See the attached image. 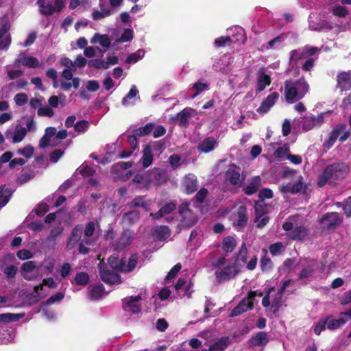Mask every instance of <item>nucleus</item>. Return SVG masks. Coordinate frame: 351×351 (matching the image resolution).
Wrapping results in <instances>:
<instances>
[{
    "instance_id": "29",
    "label": "nucleus",
    "mask_w": 351,
    "mask_h": 351,
    "mask_svg": "<svg viewBox=\"0 0 351 351\" xmlns=\"http://www.w3.org/2000/svg\"><path fill=\"white\" fill-rule=\"evenodd\" d=\"M278 93L274 92L269 95L267 98L262 102L261 106L257 109L259 113H266L274 105L276 101L278 98Z\"/></svg>"
},
{
    "instance_id": "47",
    "label": "nucleus",
    "mask_w": 351,
    "mask_h": 351,
    "mask_svg": "<svg viewBox=\"0 0 351 351\" xmlns=\"http://www.w3.org/2000/svg\"><path fill=\"white\" fill-rule=\"evenodd\" d=\"M12 193L5 186H0V208L3 207L9 201Z\"/></svg>"
},
{
    "instance_id": "60",
    "label": "nucleus",
    "mask_w": 351,
    "mask_h": 351,
    "mask_svg": "<svg viewBox=\"0 0 351 351\" xmlns=\"http://www.w3.org/2000/svg\"><path fill=\"white\" fill-rule=\"evenodd\" d=\"M134 34L131 29H125L121 37L116 40L118 43H125L131 40L133 38Z\"/></svg>"
},
{
    "instance_id": "45",
    "label": "nucleus",
    "mask_w": 351,
    "mask_h": 351,
    "mask_svg": "<svg viewBox=\"0 0 351 351\" xmlns=\"http://www.w3.org/2000/svg\"><path fill=\"white\" fill-rule=\"evenodd\" d=\"M43 285L47 286L49 288H56L57 287L56 282L51 278L45 279L43 284L34 287V293L36 295L40 296V291L43 289Z\"/></svg>"
},
{
    "instance_id": "11",
    "label": "nucleus",
    "mask_w": 351,
    "mask_h": 351,
    "mask_svg": "<svg viewBox=\"0 0 351 351\" xmlns=\"http://www.w3.org/2000/svg\"><path fill=\"white\" fill-rule=\"evenodd\" d=\"M255 219L254 223L259 228L265 227L269 222V217L267 215L268 208L265 202H257L254 205Z\"/></svg>"
},
{
    "instance_id": "51",
    "label": "nucleus",
    "mask_w": 351,
    "mask_h": 351,
    "mask_svg": "<svg viewBox=\"0 0 351 351\" xmlns=\"http://www.w3.org/2000/svg\"><path fill=\"white\" fill-rule=\"evenodd\" d=\"M23 316V314L2 313L0 314V322L8 323L18 321Z\"/></svg>"
},
{
    "instance_id": "14",
    "label": "nucleus",
    "mask_w": 351,
    "mask_h": 351,
    "mask_svg": "<svg viewBox=\"0 0 351 351\" xmlns=\"http://www.w3.org/2000/svg\"><path fill=\"white\" fill-rule=\"evenodd\" d=\"M176 208V206L173 202L166 204L157 213H150V217L154 219L164 218L166 221L169 222L173 219V213Z\"/></svg>"
},
{
    "instance_id": "10",
    "label": "nucleus",
    "mask_w": 351,
    "mask_h": 351,
    "mask_svg": "<svg viewBox=\"0 0 351 351\" xmlns=\"http://www.w3.org/2000/svg\"><path fill=\"white\" fill-rule=\"evenodd\" d=\"M258 296L261 297L262 293H258L256 291H251L250 292L248 296L245 298H243L241 302L236 306L231 313V316H237L241 314L243 312H245L246 311L252 308L254 301H255V297Z\"/></svg>"
},
{
    "instance_id": "19",
    "label": "nucleus",
    "mask_w": 351,
    "mask_h": 351,
    "mask_svg": "<svg viewBox=\"0 0 351 351\" xmlns=\"http://www.w3.org/2000/svg\"><path fill=\"white\" fill-rule=\"evenodd\" d=\"M326 114V112H324L317 117L313 115L305 117L302 123L303 130L304 131H308L316 126L320 125L324 122Z\"/></svg>"
},
{
    "instance_id": "34",
    "label": "nucleus",
    "mask_w": 351,
    "mask_h": 351,
    "mask_svg": "<svg viewBox=\"0 0 351 351\" xmlns=\"http://www.w3.org/2000/svg\"><path fill=\"white\" fill-rule=\"evenodd\" d=\"M91 44L99 43L104 49H107L111 44V40L108 35L96 33L90 39Z\"/></svg>"
},
{
    "instance_id": "62",
    "label": "nucleus",
    "mask_w": 351,
    "mask_h": 351,
    "mask_svg": "<svg viewBox=\"0 0 351 351\" xmlns=\"http://www.w3.org/2000/svg\"><path fill=\"white\" fill-rule=\"evenodd\" d=\"M17 153L25 158H31L34 153V149L32 145H27L23 148L19 149L17 150Z\"/></svg>"
},
{
    "instance_id": "48",
    "label": "nucleus",
    "mask_w": 351,
    "mask_h": 351,
    "mask_svg": "<svg viewBox=\"0 0 351 351\" xmlns=\"http://www.w3.org/2000/svg\"><path fill=\"white\" fill-rule=\"evenodd\" d=\"M237 242L234 238L227 237L223 239L222 242V248L226 252H231L234 250Z\"/></svg>"
},
{
    "instance_id": "1",
    "label": "nucleus",
    "mask_w": 351,
    "mask_h": 351,
    "mask_svg": "<svg viewBox=\"0 0 351 351\" xmlns=\"http://www.w3.org/2000/svg\"><path fill=\"white\" fill-rule=\"evenodd\" d=\"M282 228L289 232L288 236L293 240L304 241L308 235V230L300 216L289 217L283 223Z\"/></svg>"
},
{
    "instance_id": "27",
    "label": "nucleus",
    "mask_w": 351,
    "mask_h": 351,
    "mask_svg": "<svg viewBox=\"0 0 351 351\" xmlns=\"http://www.w3.org/2000/svg\"><path fill=\"white\" fill-rule=\"evenodd\" d=\"M18 65H23L29 68H36L39 65V61L37 58L26 55L25 53L19 54L16 60Z\"/></svg>"
},
{
    "instance_id": "15",
    "label": "nucleus",
    "mask_w": 351,
    "mask_h": 351,
    "mask_svg": "<svg viewBox=\"0 0 351 351\" xmlns=\"http://www.w3.org/2000/svg\"><path fill=\"white\" fill-rule=\"evenodd\" d=\"M141 300L142 297L140 295L125 298L123 302L124 310L131 313H138L141 310Z\"/></svg>"
},
{
    "instance_id": "41",
    "label": "nucleus",
    "mask_w": 351,
    "mask_h": 351,
    "mask_svg": "<svg viewBox=\"0 0 351 351\" xmlns=\"http://www.w3.org/2000/svg\"><path fill=\"white\" fill-rule=\"evenodd\" d=\"M346 130L345 125H338L331 133L328 141L326 143L328 148L333 145L337 138L340 136L341 133Z\"/></svg>"
},
{
    "instance_id": "63",
    "label": "nucleus",
    "mask_w": 351,
    "mask_h": 351,
    "mask_svg": "<svg viewBox=\"0 0 351 351\" xmlns=\"http://www.w3.org/2000/svg\"><path fill=\"white\" fill-rule=\"evenodd\" d=\"M89 280L88 275L85 272H79L76 274L75 281L77 285H85Z\"/></svg>"
},
{
    "instance_id": "56",
    "label": "nucleus",
    "mask_w": 351,
    "mask_h": 351,
    "mask_svg": "<svg viewBox=\"0 0 351 351\" xmlns=\"http://www.w3.org/2000/svg\"><path fill=\"white\" fill-rule=\"evenodd\" d=\"M145 51L143 49H138L136 52L128 56L126 62L129 64L136 63L143 58Z\"/></svg>"
},
{
    "instance_id": "3",
    "label": "nucleus",
    "mask_w": 351,
    "mask_h": 351,
    "mask_svg": "<svg viewBox=\"0 0 351 351\" xmlns=\"http://www.w3.org/2000/svg\"><path fill=\"white\" fill-rule=\"evenodd\" d=\"M346 170V167L343 164H333L328 166L318 177V186L322 187L332 179L337 180L343 178Z\"/></svg>"
},
{
    "instance_id": "7",
    "label": "nucleus",
    "mask_w": 351,
    "mask_h": 351,
    "mask_svg": "<svg viewBox=\"0 0 351 351\" xmlns=\"http://www.w3.org/2000/svg\"><path fill=\"white\" fill-rule=\"evenodd\" d=\"M258 258L256 256H252L250 257L249 261H247V249L245 244L243 243L241 246L239 251L237 254L236 263H234L237 267L239 265H246V268L248 270H254L257 265Z\"/></svg>"
},
{
    "instance_id": "50",
    "label": "nucleus",
    "mask_w": 351,
    "mask_h": 351,
    "mask_svg": "<svg viewBox=\"0 0 351 351\" xmlns=\"http://www.w3.org/2000/svg\"><path fill=\"white\" fill-rule=\"evenodd\" d=\"M327 328L330 330H335L339 328L341 326L343 325L346 320L343 318L339 319H332V318H327L326 319Z\"/></svg>"
},
{
    "instance_id": "26",
    "label": "nucleus",
    "mask_w": 351,
    "mask_h": 351,
    "mask_svg": "<svg viewBox=\"0 0 351 351\" xmlns=\"http://www.w3.org/2000/svg\"><path fill=\"white\" fill-rule=\"evenodd\" d=\"M232 343L229 337H222L211 344L208 349H204L202 351H225Z\"/></svg>"
},
{
    "instance_id": "25",
    "label": "nucleus",
    "mask_w": 351,
    "mask_h": 351,
    "mask_svg": "<svg viewBox=\"0 0 351 351\" xmlns=\"http://www.w3.org/2000/svg\"><path fill=\"white\" fill-rule=\"evenodd\" d=\"M138 256L137 254H132L128 258H123L121 260V271L128 273L132 271L138 264Z\"/></svg>"
},
{
    "instance_id": "18",
    "label": "nucleus",
    "mask_w": 351,
    "mask_h": 351,
    "mask_svg": "<svg viewBox=\"0 0 351 351\" xmlns=\"http://www.w3.org/2000/svg\"><path fill=\"white\" fill-rule=\"evenodd\" d=\"M341 222V219L337 213L326 214L321 219V223L324 228L335 229Z\"/></svg>"
},
{
    "instance_id": "57",
    "label": "nucleus",
    "mask_w": 351,
    "mask_h": 351,
    "mask_svg": "<svg viewBox=\"0 0 351 351\" xmlns=\"http://www.w3.org/2000/svg\"><path fill=\"white\" fill-rule=\"evenodd\" d=\"M284 41V37L282 36H279L274 39L271 40L267 45L265 47L266 49H278L282 46V43Z\"/></svg>"
},
{
    "instance_id": "39",
    "label": "nucleus",
    "mask_w": 351,
    "mask_h": 351,
    "mask_svg": "<svg viewBox=\"0 0 351 351\" xmlns=\"http://www.w3.org/2000/svg\"><path fill=\"white\" fill-rule=\"evenodd\" d=\"M268 340L267 333L264 332H259L251 338L250 343V346H265L268 342Z\"/></svg>"
},
{
    "instance_id": "35",
    "label": "nucleus",
    "mask_w": 351,
    "mask_h": 351,
    "mask_svg": "<svg viewBox=\"0 0 351 351\" xmlns=\"http://www.w3.org/2000/svg\"><path fill=\"white\" fill-rule=\"evenodd\" d=\"M270 83L269 75L266 74L263 69L260 70L257 77V90L259 92L263 90Z\"/></svg>"
},
{
    "instance_id": "5",
    "label": "nucleus",
    "mask_w": 351,
    "mask_h": 351,
    "mask_svg": "<svg viewBox=\"0 0 351 351\" xmlns=\"http://www.w3.org/2000/svg\"><path fill=\"white\" fill-rule=\"evenodd\" d=\"M280 191L283 195L295 194L303 189L304 193H307L311 189L308 184H303V178L301 175H294L292 182L289 183H282L280 187Z\"/></svg>"
},
{
    "instance_id": "9",
    "label": "nucleus",
    "mask_w": 351,
    "mask_h": 351,
    "mask_svg": "<svg viewBox=\"0 0 351 351\" xmlns=\"http://www.w3.org/2000/svg\"><path fill=\"white\" fill-rule=\"evenodd\" d=\"M40 12L46 15L60 12L64 5V0H38Z\"/></svg>"
},
{
    "instance_id": "4",
    "label": "nucleus",
    "mask_w": 351,
    "mask_h": 351,
    "mask_svg": "<svg viewBox=\"0 0 351 351\" xmlns=\"http://www.w3.org/2000/svg\"><path fill=\"white\" fill-rule=\"evenodd\" d=\"M215 265L218 267L215 271V275L219 281L230 279L234 277L239 271L235 264L226 265V258L224 257L219 258Z\"/></svg>"
},
{
    "instance_id": "54",
    "label": "nucleus",
    "mask_w": 351,
    "mask_h": 351,
    "mask_svg": "<svg viewBox=\"0 0 351 351\" xmlns=\"http://www.w3.org/2000/svg\"><path fill=\"white\" fill-rule=\"evenodd\" d=\"M79 172L84 176H90L95 171V168L92 165H89L88 162H84L79 168Z\"/></svg>"
},
{
    "instance_id": "64",
    "label": "nucleus",
    "mask_w": 351,
    "mask_h": 351,
    "mask_svg": "<svg viewBox=\"0 0 351 351\" xmlns=\"http://www.w3.org/2000/svg\"><path fill=\"white\" fill-rule=\"evenodd\" d=\"M338 206H342L344 213L347 217L351 215V196H350L344 202H337L336 204Z\"/></svg>"
},
{
    "instance_id": "44",
    "label": "nucleus",
    "mask_w": 351,
    "mask_h": 351,
    "mask_svg": "<svg viewBox=\"0 0 351 351\" xmlns=\"http://www.w3.org/2000/svg\"><path fill=\"white\" fill-rule=\"evenodd\" d=\"M151 204V200H145L143 197L141 196L134 198L131 202V206H140L143 208L145 210H150Z\"/></svg>"
},
{
    "instance_id": "20",
    "label": "nucleus",
    "mask_w": 351,
    "mask_h": 351,
    "mask_svg": "<svg viewBox=\"0 0 351 351\" xmlns=\"http://www.w3.org/2000/svg\"><path fill=\"white\" fill-rule=\"evenodd\" d=\"M103 264L101 262L99 264V274L102 280L108 284L115 285L121 282L120 276L114 271L103 269Z\"/></svg>"
},
{
    "instance_id": "42",
    "label": "nucleus",
    "mask_w": 351,
    "mask_h": 351,
    "mask_svg": "<svg viewBox=\"0 0 351 351\" xmlns=\"http://www.w3.org/2000/svg\"><path fill=\"white\" fill-rule=\"evenodd\" d=\"M143 166L145 168L152 165L153 161V154L149 146H146L143 149V155L141 159Z\"/></svg>"
},
{
    "instance_id": "6",
    "label": "nucleus",
    "mask_w": 351,
    "mask_h": 351,
    "mask_svg": "<svg viewBox=\"0 0 351 351\" xmlns=\"http://www.w3.org/2000/svg\"><path fill=\"white\" fill-rule=\"evenodd\" d=\"M21 276L27 280H34L42 277L41 267L32 261H26L21 267Z\"/></svg>"
},
{
    "instance_id": "58",
    "label": "nucleus",
    "mask_w": 351,
    "mask_h": 351,
    "mask_svg": "<svg viewBox=\"0 0 351 351\" xmlns=\"http://www.w3.org/2000/svg\"><path fill=\"white\" fill-rule=\"evenodd\" d=\"M90 67L95 69H106L108 68V64L106 63V61L101 59H94L91 60L88 62Z\"/></svg>"
},
{
    "instance_id": "32",
    "label": "nucleus",
    "mask_w": 351,
    "mask_h": 351,
    "mask_svg": "<svg viewBox=\"0 0 351 351\" xmlns=\"http://www.w3.org/2000/svg\"><path fill=\"white\" fill-rule=\"evenodd\" d=\"M147 174L150 184L159 185L165 180V174L160 169H154Z\"/></svg>"
},
{
    "instance_id": "8",
    "label": "nucleus",
    "mask_w": 351,
    "mask_h": 351,
    "mask_svg": "<svg viewBox=\"0 0 351 351\" xmlns=\"http://www.w3.org/2000/svg\"><path fill=\"white\" fill-rule=\"evenodd\" d=\"M230 30L235 32L236 35L232 36H221L216 38L215 44L217 47H223L231 43H244L245 38L244 36V29L242 27L236 26L231 28Z\"/></svg>"
},
{
    "instance_id": "2",
    "label": "nucleus",
    "mask_w": 351,
    "mask_h": 351,
    "mask_svg": "<svg viewBox=\"0 0 351 351\" xmlns=\"http://www.w3.org/2000/svg\"><path fill=\"white\" fill-rule=\"evenodd\" d=\"M308 84L304 79L291 80L285 82V96L288 103H294L304 97L308 91Z\"/></svg>"
},
{
    "instance_id": "16",
    "label": "nucleus",
    "mask_w": 351,
    "mask_h": 351,
    "mask_svg": "<svg viewBox=\"0 0 351 351\" xmlns=\"http://www.w3.org/2000/svg\"><path fill=\"white\" fill-rule=\"evenodd\" d=\"M226 180L232 184L239 186L244 180V177L241 174V169L234 165H230L226 172Z\"/></svg>"
},
{
    "instance_id": "53",
    "label": "nucleus",
    "mask_w": 351,
    "mask_h": 351,
    "mask_svg": "<svg viewBox=\"0 0 351 351\" xmlns=\"http://www.w3.org/2000/svg\"><path fill=\"white\" fill-rule=\"evenodd\" d=\"M303 49L293 50L291 52L290 62L293 64H296L297 62L301 59H306Z\"/></svg>"
},
{
    "instance_id": "46",
    "label": "nucleus",
    "mask_w": 351,
    "mask_h": 351,
    "mask_svg": "<svg viewBox=\"0 0 351 351\" xmlns=\"http://www.w3.org/2000/svg\"><path fill=\"white\" fill-rule=\"evenodd\" d=\"M103 293V286L101 285H96L90 289L88 296L91 300H97L102 296Z\"/></svg>"
},
{
    "instance_id": "24",
    "label": "nucleus",
    "mask_w": 351,
    "mask_h": 351,
    "mask_svg": "<svg viewBox=\"0 0 351 351\" xmlns=\"http://www.w3.org/2000/svg\"><path fill=\"white\" fill-rule=\"evenodd\" d=\"M191 283L186 279L180 278L174 286L175 290L180 297L187 295L190 297L192 293L191 290Z\"/></svg>"
},
{
    "instance_id": "59",
    "label": "nucleus",
    "mask_w": 351,
    "mask_h": 351,
    "mask_svg": "<svg viewBox=\"0 0 351 351\" xmlns=\"http://www.w3.org/2000/svg\"><path fill=\"white\" fill-rule=\"evenodd\" d=\"M315 14H311L309 16V27L312 30L320 31L325 28V24L324 23H317L313 21V19H315Z\"/></svg>"
},
{
    "instance_id": "61",
    "label": "nucleus",
    "mask_w": 351,
    "mask_h": 351,
    "mask_svg": "<svg viewBox=\"0 0 351 351\" xmlns=\"http://www.w3.org/2000/svg\"><path fill=\"white\" fill-rule=\"evenodd\" d=\"M285 250V245L281 242H277L271 244L269 247V250L273 256L280 254Z\"/></svg>"
},
{
    "instance_id": "28",
    "label": "nucleus",
    "mask_w": 351,
    "mask_h": 351,
    "mask_svg": "<svg viewBox=\"0 0 351 351\" xmlns=\"http://www.w3.org/2000/svg\"><path fill=\"white\" fill-rule=\"evenodd\" d=\"M218 145V141L214 137H207L202 141L197 146L201 152L208 153L215 149Z\"/></svg>"
},
{
    "instance_id": "40",
    "label": "nucleus",
    "mask_w": 351,
    "mask_h": 351,
    "mask_svg": "<svg viewBox=\"0 0 351 351\" xmlns=\"http://www.w3.org/2000/svg\"><path fill=\"white\" fill-rule=\"evenodd\" d=\"M261 185V178L256 177L245 187L244 191L247 195L255 193Z\"/></svg>"
},
{
    "instance_id": "30",
    "label": "nucleus",
    "mask_w": 351,
    "mask_h": 351,
    "mask_svg": "<svg viewBox=\"0 0 351 351\" xmlns=\"http://www.w3.org/2000/svg\"><path fill=\"white\" fill-rule=\"evenodd\" d=\"M337 88L341 91L351 88V73L342 72L337 75Z\"/></svg>"
},
{
    "instance_id": "12",
    "label": "nucleus",
    "mask_w": 351,
    "mask_h": 351,
    "mask_svg": "<svg viewBox=\"0 0 351 351\" xmlns=\"http://www.w3.org/2000/svg\"><path fill=\"white\" fill-rule=\"evenodd\" d=\"M275 291L274 288H270L267 293L262 300V304L265 307H268L270 304L273 311L276 312L278 310L279 306L282 302V293L280 291L274 295L273 292Z\"/></svg>"
},
{
    "instance_id": "55",
    "label": "nucleus",
    "mask_w": 351,
    "mask_h": 351,
    "mask_svg": "<svg viewBox=\"0 0 351 351\" xmlns=\"http://www.w3.org/2000/svg\"><path fill=\"white\" fill-rule=\"evenodd\" d=\"M154 128L152 123H147L143 127H141L134 130V134L138 136H143L150 134Z\"/></svg>"
},
{
    "instance_id": "38",
    "label": "nucleus",
    "mask_w": 351,
    "mask_h": 351,
    "mask_svg": "<svg viewBox=\"0 0 351 351\" xmlns=\"http://www.w3.org/2000/svg\"><path fill=\"white\" fill-rule=\"evenodd\" d=\"M136 136V135H129L128 136V141L129 145H130V149L128 151H122V152L119 155L120 158H124L130 156L133 152L137 148L138 143Z\"/></svg>"
},
{
    "instance_id": "37",
    "label": "nucleus",
    "mask_w": 351,
    "mask_h": 351,
    "mask_svg": "<svg viewBox=\"0 0 351 351\" xmlns=\"http://www.w3.org/2000/svg\"><path fill=\"white\" fill-rule=\"evenodd\" d=\"M184 185L188 193H192L197 190V178L193 174H188L184 180Z\"/></svg>"
},
{
    "instance_id": "33",
    "label": "nucleus",
    "mask_w": 351,
    "mask_h": 351,
    "mask_svg": "<svg viewBox=\"0 0 351 351\" xmlns=\"http://www.w3.org/2000/svg\"><path fill=\"white\" fill-rule=\"evenodd\" d=\"M138 99H139L138 90L135 86H132L129 93L123 98L121 103L124 106H129L133 105Z\"/></svg>"
},
{
    "instance_id": "13",
    "label": "nucleus",
    "mask_w": 351,
    "mask_h": 351,
    "mask_svg": "<svg viewBox=\"0 0 351 351\" xmlns=\"http://www.w3.org/2000/svg\"><path fill=\"white\" fill-rule=\"evenodd\" d=\"M179 213L181 217L182 225L185 227H191L197 221V217L189 208L187 204H182L179 208Z\"/></svg>"
},
{
    "instance_id": "31",
    "label": "nucleus",
    "mask_w": 351,
    "mask_h": 351,
    "mask_svg": "<svg viewBox=\"0 0 351 351\" xmlns=\"http://www.w3.org/2000/svg\"><path fill=\"white\" fill-rule=\"evenodd\" d=\"M132 239V232L129 230L124 231L121 236L119 237V240L117 241L114 246V249L116 250H122L125 249L131 243Z\"/></svg>"
},
{
    "instance_id": "52",
    "label": "nucleus",
    "mask_w": 351,
    "mask_h": 351,
    "mask_svg": "<svg viewBox=\"0 0 351 351\" xmlns=\"http://www.w3.org/2000/svg\"><path fill=\"white\" fill-rule=\"evenodd\" d=\"M330 12L333 15L338 17H345L348 14V10L341 5H335L330 7Z\"/></svg>"
},
{
    "instance_id": "17",
    "label": "nucleus",
    "mask_w": 351,
    "mask_h": 351,
    "mask_svg": "<svg viewBox=\"0 0 351 351\" xmlns=\"http://www.w3.org/2000/svg\"><path fill=\"white\" fill-rule=\"evenodd\" d=\"M299 265L302 268L300 274V279L303 280L311 276L317 267V263L314 260L304 258L300 261Z\"/></svg>"
},
{
    "instance_id": "36",
    "label": "nucleus",
    "mask_w": 351,
    "mask_h": 351,
    "mask_svg": "<svg viewBox=\"0 0 351 351\" xmlns=\"http://www.w3.org/2000/svg\"><path fill=\"white\" fill-rule=\"evenodd\" d=\"M82 233V229L80 226H77L73 230L66 243V247L69 250L73 248L76 243L80 241Z\"/></svg>"
},
{
    "instance_id": "49",
    "label": "nucleus",
    "mask_w": 351,
    "mask_h": 351,
    "mask_svg": "<svg viewBox=\"0 0 351 351\" xmlns=\"http://www.w3.org/2000/svg\"><path fill=\"white\" fill-rule=\"evenodd\" d=\"M202 242V238L200 236L198 235L196 230H193L191 232L189 241V245L191 247V250H195L197 248Z\"/></svg>"
},
{
    "instance_id": "23",
    "label": "nucleus",
    "mask_w": 351,
    "mask_h": 351,
    "mask_svg": "<svg viewBox=\"0 0 351 351\" xmlns=\"http://www.w3.org/2000/svg\"><path fill=\"white\" fill-rule=\"evenodd\" d=\"M27 130L21 125H16L14 130H8L5 133L7 139L12 140L14 143H17L23 140L26 136Z\"/></svg>"
},
{
    "instance_id": "43",
    "label": "nucleus",
    "mask_w": 351,
    "mask_h": 351,
    "mask_svg": "<svg viewBox=\"0 0 351 351\" xmlns=\"http://www.w3.org/2000/svg\"><path fill=\"white\" fill-rule=\"evenodd\" d=\"M237 215L238 219L237 220L236 225L241 228L245 226L248 219L245 208L244 206H239Z\"/></svg>"
},
{
    "instance_id": "22",
    "label": "nucleus",
    "mask_w": 351,
    "mask_h": 351,
    "mask_svg": "<svg viewBox=\"0 0 351 351\" xmlns=\"http://www.w3.org/2000/svg\"><path fill=\"white\" fill-rule=\"evenodd\" d=\"M97 237L98 233L96 232L95 223L93 221L88 223L84 228L83 242L87 245H92L95 242Z\"/></svg>"
},
{
    "instance_id": "21",
    "label": "nucleus",
    "mask_w": 351,
    "mask_h": 351,
    "mask_svg": "<svg viewBox=\"0 0 351 351\" xmlns=\"http://www.w3.org/2000/svg\"><path fill=\"white\" fill-rule=\"evenodd\" d=\"M56 134V129L53 127L47 128L45 134L40 141L39 145L41 147L58 145V142H53Z\"/></svg>"
}]
</instances>
